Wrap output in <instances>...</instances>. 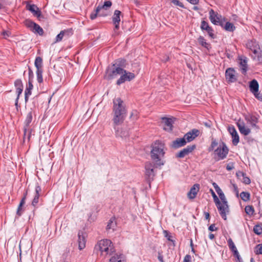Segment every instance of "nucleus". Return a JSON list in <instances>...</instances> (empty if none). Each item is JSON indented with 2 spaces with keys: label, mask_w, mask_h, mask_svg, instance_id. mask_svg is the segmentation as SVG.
Listing matches in <instances>:
<instances>
[{
  "label": "nucleus",
  "mask_w": 262,
  "mask_h": 262,
  "mask_svg": "<svg viewBox=\"0 0 262 262\" xmlns=\"http://www.w3.org/2000/svg\"><path fill=\"white\" fill-rule=\"evenodd\" d=\"M113 103V124L115 126H118L124 121L127 110L123 101L120 98H114Z\"/></svg>",
  "instance_id": "nucleus-1"
},
{
  "label": "nucleus",
  "mask_w": 262,
  "mask_h": 262,
  "mask_svg": "<svg viewBox=\"0 0 262 262\" xmlns=\"http://www.w3.org/2000/svg\"><path fill=\"white\" fill-rule=\"evenodd\" d=\"M151 147V159L157 165L161 166L164 165L162 159L164 157L165 150L166 149L165 144L161 141L156 140L152 144Z\"/></svg>",
  "instance_id": "nucleus-2"
},
{
  "label": "nucleus",
  "mask_w": 262,
  "mask_h": 262,
  "mask_svg": "<svg viewBox=\"0 0 262 262\" xmlns=\"http://www.w3.org/2000/svg\"><path fill=\"white\" fill-rule=\"evenodd\" d=\"M209 152L213 151L214 158L216 161L223 160L227 156L229 149L226 144L220 141L217 142L215 140H212L211 143L208 148Z\"/></svg>",
  "instance_id": "nucleus-3"
},
{
  "label": "nucleus",
  "mask_w": 262,
  "mask_h": 262,
  "mask_svg": "<svg viewBox=\"0 0 262 262\" xmlns=\"http://www.w3.org/2000/svg\"><path fill=\"white\" fill-rule=\"evenodd\" d=\"M101 252V255L105 257L114 254L116 252L115 247L110 239H104L100 241L96 246Z\"/></svg>",
  "instance_id": "nucleus-4"
},
{
  "label": "nucleus",
  "mask_w": 262,
  "mask_h": 262,
  "mask_svg": "<svg viewBox=\"0 0 262 262\" xmlns=\"http://www.w3.org/2000/svg\"><path fill=\"white\" fill-rule=\"evenodd\" d=\"M209 19L211 22L215 25H220L224 27L226 30L229 31V21L225 23V18H222V16L213 9L209 11Z\"/></svg>",
  "instance_id": "nucleus-5"
},
{
  "label": "nucleus",
  "mask_w": 262,
  "mask_h": 262,
  "mask_svg": "<svg viewBox=\"0 0 262 262\" xmlns=\"http://www.w3.org/2000/svg\"><path fill=\"white\" fill-rule=\"evenodd\" d=\"M123 68L117 67L116 64H112L111 68L106 70L105 77L108 80L112 79L119 75H121L123 71Z\"/></svg>",
  "instance_id": "nucleus-6"
},
{
  "label": "nucleus",
  "mask_w": 262,
  "mask_h": 262,
  "mask_svg": "<svg viewBox=\"0 0 262 262\" xmlns=\"http://www.w3.org/2000/svg\"><path fill=\"white\" fill-rule=\"evenodd\" d=\"M246 47L253 52V55H252V57L253 59H255L258 51L260 50L258 42L254 39L249 40L246 43Z\"/></svg>",
  "instance_id": "nucleus-7"
},
{
  "label": "nucleus",
  "mask_w": 262,
  "mask_h": 262,
  "mask_svg": "<svg viewBox=\"0 0 262 262\" xmlns=\"http://www.w3.org/2000/svg\"><path fill=\"white\" fill-rule=\"evenodd\" d=\"M32 113L31 111L29 112L26 116V118L25 121V126L24 128V138H27L28 140H29L31 136V133L29 130V125L30 123L32 121Z\"/></svg>",
  "instance_id": "nucleus-8"
},
{
  "label": "nucleus",
  "mask_w": 262,
  "mask_h": 262,
  "mask_svg": "<svg viewBox=\"0 0 262 262\" xmlns=\"http://www.w3.org/2000/svg\"><path fill=\"white\" fill-rule=\"evenodd\" d=\"M135 78L134 73L128 72L123 69L122 73H121L120 77L117 80L116 84L118 85L124 83L125 81H130Z\"/></svg>",
  "instance_id": "nucleus-9"
},
{
  "label": "nucleus",
  "mask_w": 262,
  "mask_h": 262,
  "mask_svg": "<svg viewBox=\"0 0 262 262\" xmlns=\"http://www.w3.org/2000/svg\"><path fill=\"white\" fill-rule=\"evenodd\" d=\"M210 192L212 194L214 202L215 203L216 206L219 210L220 215L221 216L222 219H223L224 220H226L227 216L226 215V213L223 212V206L221 202L219 200L218 197L217 196V195L215 194V192L212 189H210Z\"/></svg>",
  "instance_id": "nucleus-10"
},
{
  "label": "nucleus",
  "mask_w": 262,
  "mask_h": 262,
  "mask_svg": "<svg viewBox=\"0 0 262 262\" xmlns=\"http://www.w3.org/2000/svg\"><path fill=\"white\" fill-rule=\"evenodd\" d=\"M121 14V12L118 10H116L114 11V15L112 17V20L114 25H115L114 29V34L113 35H118V33L117 31L119 29V25L120 22V15Z\"/></svg>",
  "instance_id": "nucleus-11"
},
{
  "label": "nucleus",
  "mask_w": 262,
  "mask_h": 262,
  "mask_svg": "<svg viewBox=\"0 0 262 262\" xmlns=\"http://www.w3.org/2000/svg\"><path fill=\"white\" fill-rule=\"evenodd\" d=\"M158 165L155 164V163L153 164L151 162H147L145 164V175L148 177L149 179V181L151 179H153L154 177L155 176V172L154 168L155 167H157Z\"/></svg>",
  "instance_id": "nucleus-12"
},
{
  "label": "nucleus",
  "mask_w": 262,
  "mask_h": 262,
  "mask_svg": "<svg viewBox=\"0 0 262 262\" xmlns=\"http://www.w3.org/2000/svg\"><path fill=\"white\" fill-rule=\"evenodd\" d=\"M41 191L42 189L41 187L38 184H37L35 188V195L31 203V205L34 208V209H36L37 208V205L39 202V197L41 195Z\"/></svg>",
  "instance_id": "nucleus-13"
},
{
  "label": "nucleus",
  "mask_w": 262,
  "mask_h": 262,
  "mask_svg": "<svg viewBox=\"0 0 262 262\" xmlns=\"http://www.w3.org/2000/svg\"><path fill=\"white\" fill-rule=\"evenodd\" d=\"M26 9L31 11L33 13V15L37 17L39 20H41V18H44L41 15V11L36 5L34 4H28L26 5Z\"/></svg>",
  "instance_id": "nucleus-14"
},
{
  "label": "nucleus",
  "mask_w": 262,
  "mask_h": 262,
  "mask_svg": "<svg viewBox=\"0 0 262 262\" xmlns=\"http://www.w3.org/2000/svg\"><path fill=\"white\" fill-rule=\"evenodd\" d=\"M200 134V132L199 129L194 128L185 134L183 137L186 143L190 142L198 137Z\"/></svg>",
  "instance_id": "nucleus-15"
},
{
  "label": "nucleus",
  "mask_w": 262,
  "mask_h": 262,
  "mask_svg": "<svg viewBox=\"0 0 262 262\" xmlns=\"http://www.w3.org/2000/svg\"><path fill=\"white\" fill-rule=\"evenodd\" d=\"M196 148L195 144L187 146L186 148H183L180 150L176 155V157L179 158H183L186 156L189 155Z\"/></svg>",
  "instance_id": "nucleus-16"
},
{
  "label": "nucleus",
  "mask_w": 262,
  "mask_h": 262,
  "mask_svg": "<svg viewBox=\"0 0 262 262\" xmlns=\"http://www.w3.org/2000/svg\"><path fill=\"white\" fill-rule=\"evenodd\" d=\"M200 27L202 30H205L211 38H214L215 36L213 33L214 31L212 27L209 25L207 21L205 20H202L201 21Z\"/></svg>",
  "instance_id": "nucleus-17"
},
{
  "label": "nucleus",
  "mask_w": 262,
  "mask_h": 262,
  "mask_svg": "<svg viewBox=\"0 0 262 262\" xmlns=\"http://www.w3.org/2000/svg\"><path fill=\"white\" fill-rule=\"evenodd\" d=\"M230 250L233 253V255L235 257V262H243L242 258L241 257L236 246L234 243L230 239Z\"/></svg>",
  "instance_id": "nucleus-18"
},
{
  "label": "nucleus",
  "mask_w": 262,
  "mask_h": 262,
  "mask_svg": "<svg viewBox=\"0 0 262 262\" xmlns=\"http://www.w3.org/2000/svg\"><path fill=\"white\" fill-rule=\"evenodd\" d=\"M199 189V184H195L193 185V186L190 188L189 192L187 193V197L190 200L194 199L197 195Z\"/></svg>",
  "instance_id": "nucleus-19"
},
{
  "label": "nucleus",
  "mask_w": 262,
  "mask_h": 262,
  "mask_svg": "<svg viewBox=\"0 0 262 262\" xmlns=\"http://www.w3.org/2000/svg\"><path fill=\"white\" fill-rule=\"evenodd\" d=\"M162 119L164 123L163 129L167 132L172 131L173 128V121L172 119L166 117H163Z\"/></svg>",
  "instance_id": "nucleus-20"
},
{
  "label": "nucleus",
  "mask_w": 262,
  "mask_h": 262,
  "mask_svg": "<svg viewBox=\"0 0 262 262\" xmlns=\"http://www.w3.org/2000/svg\"><path fill=\"white\" fill-rule=\"evenodd\" d=\"M230 135L232 137V144L234 146L237 145L239 143V138L237 132L233 126L232 127L230 126Z\"/></svg>",
  "instance_id": "nucleus-21"
},
{
  "label": "nucleus",
  "mask_w": 262,
  "mask_h": 262,
  "mask_svg": "<svg viewBox=\"0 0 262 262\" xmlns=\"http://www.w3.org/2000/svg\"><path fill=\"white\" fill-rule=\"evenodd\" d=\"M186 143L184 137L182 138H177L175 140L172 141V147L174 148H179L185 146Z\"/></svg>",
  "instance_id": "nucleus-22"
},
{
  "label": "nucleus",
  "mask_w": 262,
  "mask_h": 262,
  "mask_svg": "<svg viewBox=\"0 0 262 262\" xmlns=\"http://www.w3.org/2000/svg\"><path fill=\"white\" fill-rule=\"evenodd\" d=\"M237 178L246 184H249L251 183L250 179L246 176V174L242 171H238L236 173Z\"/></svg>",
  "instance_id": "nucleus-23"
},
{
  "label": "nucleus",
  "mask_w": 262,
  "mask_h": 262,
  "mask_svg": "<svg viewBox=\"0 0 262 262\" xmlns=\"http://www.w3.org/2000/svg\"><path fill=\"white\" fill-rule=\"evenodd\" d=\"M117 126H115L114 125V128L116 130V135L117 136H119L121 138H126L129 136L128 131L126 129H124L123 128H121L119 129L118 128L116 127Z\"/></svg>",
  "instance_id": "nucleus-24"
},
{
  "label": "nucleus",
  "mask_w": 262,
  "mask_h": 262,
  "mask_svg": "<svg viewBox=\"0 0 262 262\" xmlns=\"http://www.w3.org/2000/svg\"><path fill=\"white\" fill-rule=\"evenodd\" d=\"M218 194L221 200L222 204L223 206V212L226 214L227 212H228V205L225 196L223 191L220 192Z\"/></svg>",
  "instance_id": "nucleus-25"
},
{
  "label": "nucleus",
  "mask_w": 262,
  "mask_h": 262,
  "mask_svg": "<svg viewBox=\"0 0 262 262\" xmlns=\"http://www.w3.org/2000/svg\"><path fill=\"white\" fill-rule=\"evenodd\" d=\"M111 256L108 262H124L123 256L121 254H118L115 252Z\"/></svg>",
  "instance_id": "nucleus-26"
},
{
  "label": "nucleus",
  "mask_w": 262,
  "mask_h": 262,
  "mask_svg": "<svg viewBox=\"0 0 262 262\" xmlns=\"http://www.w3.org/2000/svg\"><path fill=\"white\" fill-rule=\"evenodd\" d=\"M33 82L28 81V85L25 91V99L26 103L28 102L29 100V97L31 95V91L33 88Z\"/></svg>",
  "instance_id": "nucleus-27"
},
{
  "label": "nucleus",
  "mask_w": 262,
  "mask_h": 262,
  "mask_svg": "<svg viewBox=\"0 0 262 262\" xmlns=\"http://www.w3.org/2000/svg\"><path fill=\"white\" fill-rule=\"evenodd\" d=\"M245 120L251 125L252 127H255L256 123L258 122L257 118L254 115H248L245 116Z\"/></svg>",
  "instance_id": "nucleus-28"
},
{
  "label": "nucleus",
  "mask_w": 262,
  "mask_h": 262,
  "mask_svg": "<svg viewBox=\"0 0 262 262\" xmlns=\"http://www.w3.org/2000/svg\"><path fill=\"white\" fill-rule=\"evenodd\" d=\"M240 133L245 135L247 136L249 135L251 132V130L249 128L245 126V124L244 123L241 124L238 123L237 124Z\"/></svg>",
  "instance_id": "nucleus-29"
},
{
  "label": "nucleus",
  "mask_w": 262,
  "mask_h": 262,
  "mask_svg": "<svg viewBox=\"0 0 262 262\" xmlns=\"http://www.w3.org/2000/svg\"><path fill=\"white\" fill-rule=\"evenodd\" d=\"M78 236L79 249L80 250H82L84 249L85 247L86 239L85 237L82 235V234H80V232L78 233Z\"/></svg>",
  "instance_id": "nucleus-30"
},
{
  "label": "nucleus",
  "mask_w": 262,
  "mask_h": 262,
  "mask_svg": "<svg viewBox=\"0 0 262 262\" xmlns=\"http://www.w3.org/2000/svg\"><path fill=\"white\" fill-rule=\"evenodd\" d=\"M250 90L253 93H256L258 91L259 85L257 81L255 79H253L249 85Z\"/></svg>",
  "instance_id": "nucleus-31"
},
{
  "label": "nucleus",
  "mask_w": 262,
  "mask_h": 262,
  "mask_svg": "<svg viewBox=\"0 0 262 262\" xmlns=\"http://www.w3.org/2000/svg\"><path fill=\"white\" fill-rule=\"evenodd\" d=\"M240 66L242 73L245 74L247 71V60L246 57L240 59Z\"/></svg>",
  "instance_id": "nucleus-32"
},
{
  "label": "nucleus",
  "mask_w": 262,
  "mask_h": 262,
  "mask_svg": "<svg viewBox=\"0 0 262 262\" xmlns=\"http://www.w3.org/2000/svg\"><path fill=\"white\" fill-rule=\"evenodd\" d=\"M116 226V223L115 222V217H111L107 223L106 226V230L108 231L110 229L114 230L115 227Z\"/></svg>",
  "instance_id": "nucleus-33"
},
{
  "label": "nucleus",
  "mask_w": 262,
  "mask_h": 262,
  "mask_svg": "<svg viewBox=\"0 0 262 262\" xmlns=\"http://www.w3.org/2000/svg\"><path fill=\"white\" fill-rule=\"evenodd\" d=\"M34 65L37 70H42V59L40 56L36 57Z\"/></svg>",
  "instance_id": "nucleus-34"
},
{
  "label": "nucleus",
  "mask_w": 262,
  "mask_h": 262,
  "mask_svg": "<svg viewBox=\"0 0 262 262\" xmlns=\"http://www.w3.org/2000/svg\"><path fill=\"white\" fill-rule=\"evenodd\" d=\"M198 41L202 47L206 48L207 49L209 50V49L210 48V43L206 41V40L205 39L204 37L200 36L198 38Z\"/></svg>",
  "instance_id": "nucleus-35"
},
{
  "label": "nucleus",
  "mask_w": 262,
  "mask_h": 262,
  "mask_svg": "<svg viewBox=\"0 0 262 262\" xmlns=\"http://www.w3.org/2000/svg\"><path fill=\"white\" fill-rule=\"evenodd\" d=\"M32 31L35 33H38L40 35H42L44 33L42 28L37 24H34V27L32 29Z\"/></svg>",
  "instance_id": "nucleus-36"
},
{
  "label": "nucleus",
  "mask_w": 262,
  "mask_h": 262,
  "mask_svg": "<svg viewBox=\"0 0 262 262\" xmlns=\"http://www.w3.org/2000/svg\"><path fill=\"white\" fill-rule=\"evenodd\" d=\"M112 5V3L111 1H105L104 3V4L103 5H99L97 7V11H100L101 9H107L108 8H110Z\"/></svg>",
  "instance_id": "nucleus-37"
},
{
  "label": "nucleus",
  "mask_w": 262,
  "mask_h": 262,
  "mask_svg": "<svg viewBox=\"0 0 262 262\" xmlns=\"http://www.w3.org/2000/svg\"><path fill=\"white\" fill-rule=\"evenodd\" d=\"M245 211L246 214L250 216H252L254 213V207L251 205L246 206L245 208Z\"/></svg>",
  "instance_id": "nucleus-38"
},
{
  "label": "nucleus",
  "mask_w": 262,
  "mask_h": 262,
  "mask_svg": "<svg viewBox=\"0 0 262 262\" xmlns=\"http://www.w3.org/2000/svg\"><path fill=\"white\" fill-rule=\"evenodd\" d=\"M113 64H116L117 67H120L121 68H124L126 64V61L124 59L119 58L117 60L115 63Z\"/></svg>",
  "instance_id": "nucleus-39"
},
{
  "label": "nucleus",
  "mask_w": 262,
  "mask_h": 262,
  "mask_svg": "<svg viewBox=\"0 0 262 262\" xmlns=\"http://www.w3.org/2000/svg\"><path fill=\"white\" fill-rule=\"evenodd\" d=\"M25 203L26 202H24V200L20 201L19 203L16 211V215L18 217L22 215L23 211H24L23 209V206L25 205Z\"/></svg>",
  "instance_id": "nucleus-40"
},
{
  "label": "nucleus",
  "mask_w": 262,
  "mask_h": 262,
  "mask_svg": "<svg viewBox=\"0 0 262 262\" xmlns=\"http://www.w3.org/2000/svg\"><path fill=\"white\" fill-rule=\"evenodd\" d=\"M66 32H68L69 33L71 32H70V31H60V32L59 33V34H58L56 37V38H55V41L54 42H60V41L62 40L63 36H64L65 35V33Z\"/></svg>",
  "instance_id": "nucleus-41"
},
{
  "label": "nucleus",
  "mask_w": 262,
  "mask_h": 262,
  "mask_svg": "<svg viewBox=\"0 0 262 262\" xmlns=\"http://www.w3.org/2000/svg\"><path fill=\"white\" fill-rule=\"evenodd\" d=\"M240 197L243 201L246 202L250 200V194L248 192L243 191L240 194Z\"/></svg>",
  "instance_id": "nucleus-42"
},
{
  "label": "nucleus",
  "mask_w": 262,
  "mask_h": 262,
  "mask_svg": "<svg viewBox=\"0 0 262 262\" xmlns=\"http://www.w3.org/2000/svg\"><path fill=\"white\" fill-rule=\"evenodd\" d=\"M42 72L43 70H36L37 80L39 83L43 82Z\"/></svg>",
  "instance_id": "nucleus-43"
},
{
  "label": "nucleus",
  "mask_w": 262,
  "mask_h": 262,
  "mask_svg": "<svg viewBox=\"0 0 262 262\" xmlns=\"http://www.w3.org/2000/svg\"><path fill=\"white\" fill-rule=\"evenodd\" d=\"M254 232L257 235H260L262 233V228L259 225H255L253 228Z\"/></svg>",
  "instance_id": "nucleus-44"
},
{
  "label": "nucleus",
  "mask_w": 262,
  "mask_h": 262,
  "mask_svg": "<svg viewBox=\"0 0 262 262\" xmlns=\"http://www.w3.org/2000/svg\"><path fill=\"white\" fill-rule=\"evenodd\" d=\"M14 85L16 89H23V84L22 81L20 79H16L14 82Z\"/></svg>",
  "instance_id": "nucleus-45"
},
{
  "label": "nucleus",
  "mask_w": 262,
  "mask_h": 262,
  "mask_svg": "<svg viewBox=\"0 0 262 262\" xmlns=\"http://www.w3.org/2000/svg\"><path fill=\"white\" fill-rule=\"evenodd\" d=\"M173 5L179 6L181 8H184V6L183 4L180 2L179 0H169Z\"/></svg>",
  "instance_id": "nucleus-46"
},
{
  "label": "nucleus",
  "mask_w": 262,
  "mask_h": 262,
  "mask_svg": "<svg viewBox=\"0 0 262 262\" xmlns=\"http://www.w3.org/2000/svg\"><path fill=\"white\" fill-rule=\"evenodd\" d=\"M29 80L28 81L33 82L34 78V73L30 67L28 68Z\"/></svg>",
  "instance_id": "nucleus-47"
},
{
  "label": "nucleus",
  "mask_w": 262,
  "mask_h": 262,
  "mask_svg": "<svg viewBox=\"0 0 262 262\" xmlns=\"http://www.w3.org/2000/svg\"><path fill=\"white\" fill-rule=\"evenodd\" d=\"M255 60H257L259 63L262 64V50H260L259 52L258 51Z\"/></svg>",
  "instance_id": "nucleus-48"
},
{
  "label": "nucleus",
  "mask_w": 262,
  "mask_h": 262,
  "mask_svg": "<svg viewBox=\"0 0 262 262\" xmlns=\"http://www.w3.org/2000/svg\"><path fill=\"white\" fill-rule=\"evenodd\" d=\"M165 236L167 238V240L169 241L172 242L173 243L174 242V241H173L171 238L172 236L170 234L169 232L167 230H164L163 231Z\"/></svg>",
  "instance_id": "nucleus-49"
},
{
  "label": "nucleus",
  "mask_w": 262,
  "mask_h": 262,
  "mask_svg": "<svg viewBox=\"0 0 262 262\" xmlns=\"http://www.w3.org/2000/svg\"><path fill=\"white\" fill-rule=\"evenodd\" d=\"M130 117L134 120H137L138 118V112L136 110L132 112Z\"/></svg>",
  "instance_id": "nucleus-50"
},
{
  "label": "nucleus",
  "mask_w": 262,
  "mask_h": 262,
  "mask_svg": "<svg viewBox=\"0 0 262 262\" xmlns=\"http://www.w3.org/2000/svg\"><path fill=\"white\" fill-rule=\"evenodd\" d=\"M100 11H97V7L96 8L95 12H92L90 15V18L92 20H93L95 19L98 15V13Z\"/></svg>",
  "instance_id": "nucleus-51"
},
{
  "label": "nucleus",
  "mask_w": 262,
  "mask_h": 262,
  "mask_svg": "<svg viewBox=\"0 0 262 262\" xmlns=\"http://www.w3.org/2000/svg\"><path fill=\"white\" fill-rule=\"evenodd\" d=\"M36 23L30 20H27L26 21V26L30 28H33L34 27V24H35Z\"/></svg>",
  "instance_id": "nucleus-52"
},
{
  "label": "nucleus",
  "mask_w": 262,
  "mask_h": 262,
  "mask_svg": "<svg viewBox=\"0 0 262 262\" xmlns=\"http://www.w3.org/2000/svg\"><path fill=\"white\" fill-rule=\"evenodd\" d=\"M256 253L262 254V244H258L256 247Z\"/></svg>",
  "instance_id": "nucleus-53"
},
{
  "label": "nucleus",
  "mask_w": 262,
  "mask_h": 262,
  "mask_svg": "<svg viewBox=\"0 0 262 262\" xmlns=\"http://www.w3.org/2000/svg\"><path fill=\"white\" fill-rule=\"evenodd\" d=\"M212 185L217 194H219L220 192L222 191L221 189L219 187V186L217 185L216 183L213 182Z\"/></svg>",
  "instance_id": "nucleus-54"
},
{
  "label": "nucleus",
  "mask_w": 262,
  "mask_h": 262,
  "mask_svg": "<svg viewBox=\"0 0 262 262\" xmlns=\"http://www.w3.org/2000/svg\"><path fill=\"white\" fill-rule=\"evenodd\" d=\"M255 97L260 101H262V95L258 92V91L256 93H253Z\"/></svg>",
  "instance_id": "nucleus-55"
},
{
  "label": "nucleus",
  "mask_w": 262,
  "mask_h": 262,
  "mask_svg": "<svg viewBox=\"0 0 262 262\" xmlns=\"http://www.w3.org/2000/svg\"><path fill=\"white\" fill-rule=\"evenodd\" d=\"M208 230L211 232L217 230V228L215 227V225L214 224H213L209 226L208 227Z\"/></svg>",
  "instance_id": "nucleus-56"
},
{
  "label": "nucleus",
  "mask_w": 262,
  "mask_h": 262,
  "mask_svg": "<svg viewBox=\"0 0 262 262\" xmlns=\"http://www.w3.org/2000/svg\"><path fill=\"white\" fill-rule=\"evenodd\" d=\"M225 76L227 82L229 83V68L226 70Z\"/></svg>",
  "instance_id": "nucleus-57"
},
{
  "label": "nucleus",
  "mask_w": 262,
  "mask_h": 262,
  "mask_svg": "<svg viewBox=\"0 0 262 262\" xmlns=\"http://www.w3.org/2000/svg\"><path fill=\"white\" fill-rule=\"evenodd\" d=\"M234 70L230 68V82H232L236 80V77L234 75L231 73V72L233 71Z\"/></svg>",
  "instance_id": "nucleus-58"
},
{
  "label": "nucleus",
  "mask_w": 262,
  "mask_h": 262,
  "mask_svg": "<svg viewBox=\"0 0 262 262\" xmlns=\"http://www.w3.org/2000/svg\"><path fill=\"white\" fill-rule=\"evenodd\" d=\"M23 91V89H19V88L16 89V93L17 94L16 98H17V99L19 98V96H20V94L22 93Z\"/></svg>",
  "instance_id": "nucleus-59"
},
{
  "label": "nucleus",
  "mask_w": 262,
  "mask_h": 262,
  "mask_svg": "<svg viewBox=\"0 0 262 262\" xmlns=\"http://www.w3.org/2000/svg\"><path fill=\"white\" fill-rule=\"evenodd\" d=\"M191 257L190 255L187 254L184 258L183 262H191Z\"/></svg>",
  "instance_id": "nucleus-60"
},
{
  "label": "nucleus",
  "mask_w": 262,
  "mask_h": 262,
  "mask_svg": "<svg viewBox=\"0 0 262 262\" xmlns=\"http://www.w3.org/2000/svg\"><path fill=\"white\" fill-rule=\"evenodd\" d=\"M222 230H223V234L224 235V236H225V237L226 238V239H227V243L228 244V245L229 246V239H227V236L228 235V232H227V231H226L225 230H224L223 228H222Z\"/></svg>",
  "instance_id": "nucleus-61"
},
{
  "label": "nucleus",
  "mask_w": 262,
  "mask_h": 262,
  "mask_svg": "<svg viewBox=\"0 0 262 262\" xmlns=\"http://www.w3.org/2000/svg\"><path fill=\"white\" fill-rule=\"evenodd\" d=\"M158 258L160 262H165L163 259V256L161 252H158Z\"/></svg>",
  "instance_id": "nucleus-62"
},
{
  "label": "nucleus",
  "mask_w": 262,
  "mask_h": 262,
  "mask_svg": "<svg viewBox=\"0 0 262 262\" xmlns=\"http://www.w3.org/2000/svg\"><path fill=\"white\" fill-rule=\"evenodd\" d=\"M27 195H28V190L27 189L24 192V194H23V198H21V200L20 201H23L24 200V202H26V200L27 199Z\"/></svg>",
  "instance_id": "nucleus-63"
},
{
  "label": "nucleus",
  "mask_w": 262,
  "mask_h": 262,
  "mask_svg": "<svg viewBox=\"0 0 262 262\" xmlns=\"http://www.w3.org/2000/svg\"><path fill=\"white\" fill-rule=\"evenodd\" d=\"M70 33L68 32H66L65 33V35H67V36H70L71 35H72L73 34V30L72 29L70 28V29H67V30H64L63 31H70Z\"/></svg>",
  "instance_id": "nucleus-64"
}]
</instances>
